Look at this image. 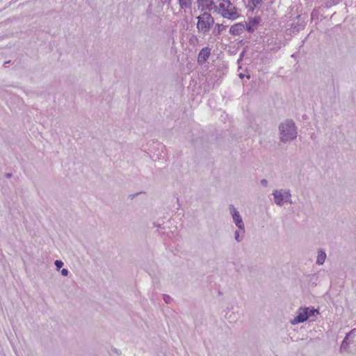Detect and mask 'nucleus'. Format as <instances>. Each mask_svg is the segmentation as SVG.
I'll return each mask as SVG.
<instances>
[{
	"instance_id": "obj_25",
	"label": "nucleus",
	"mask_w": 356,
	"mask_h": 356,
	"mask_svg": "<svg viewBox=\"0 0 356 356\" xmlns=\"http://www.w3.org/2000/svg\"><path fill=\"white\" fill-rule=\"evenodd\" d=\"M5 176H6V178H10L12 177V174L11 173H6Z\"/></svg>"
},
{
	"instance_id": "obj_1",
	"label": "nucleus",
	"mask_w": 356,
	"mask_h": 356,
	"mask_svg": "<svg viewBox=\"0 0 356 356\" xmlns=\"http://www.w3.org/2000/svg\"><path fill=\"white\" fill-rule=\"evenodd\" d=\"M280 140L284 143L290 142L297 137V127L292 120H286L279 125Z\"/></svg>"
},
{
	"instance_id": "obj_2",
	"label": "nucleus",
	"mask_w": 356,
	"mask_h": 356,
	"mask_svg": "<svg viewBox=\"0 0 356 356\" xmlns=\"http://www.w3.org/2000/svg\"><path fill=\"white\" fill-rule=\"evenodd\" d=\"M222 2L219 5V13L227 19H235L238 17L235 1L232 0H221Z\"/></svg>"
},
{
	"instance_id": "obj_11",
	"label": "nucleus",
	"mask_w": 356,
	"mask_h": 356,
	"mask_svg": "<svg viewBox=\"0 0 356 356\" xmlns=\"http://www.w3.org/2000/svg\"><path fill=\"white\" fill-rule=\"evenodd\" d=\"M245 237V227L241 229H238V230H236L234 232V239L238 242H241Z\"/></svg>"
},
{
	"instance_id": "obj_8",
	"label": "nucleus",
	"mask_w": 356,
	"mask_h": 356,
	"mask_svg": "<svg viewBox=\"0 0 356 356\" xmlns=\"http://www.w3.org/2000/svg\"><path fill=\"white\" fill-rule=\"evenodd\" d=\"M211 55V49L208 47H204L200 51L197 58V62L199 64H204Z\"/></svg>"
},
{
	"instance_id": "obj_20",
	"label": "nucleus",
	"mask_w": 356,
	"mask_h": 356,
	"mask_svg": "<svg viewBox=\"0 0 356 356\" xmlns=\"http://www.w3.org/2000/svg\"><path fill=\"white\" fill-rule=\"evenodd\" d=\"M260 182H261V184L263 186H264V187H267V186H268V180H267V179H262L261 180V181H260Z\"/></svg>"
},
{
	"instance_id": "obj_7",
	"label": "nucleus",
	"mask_w": 356,
	"mask_h": 356,
	"mask_svg": "<svg viewBox=\"0 0 356 356\" xmlns=\"http://www.w3.org/2000/svg\"><path fill=\"white\" fill-rule=\"evenodd\" d=\"M197 3L198 9H200L202 11L204 12H207V10H211L213 6H214V2L213 0H197Z\"/></svg>"
},
{
	"instance_id": "obj_4",
	"label": "nucleus",
	"mask_w": 356,
	"mask_h": 356,
	"mask_svg": "<svg viewBox=\"0 0 356 356\" xmlns=\"http://www.w3.org/2000/svg\"><path fill=\"white\" fill-rule=\"evenodd\" d=\"M275 203L279 206H283L284 202L292 203L291 200V194L289 190L280 189L275 190L273 193Z\"/></svg>"
},
{
	"instance_id": "obj_12",
	"label": "nucleus",
	"mask_w": 356,
	"mask_h": 356,
	"mask_svg": "<svg viewBox=\"0 0 356 356\" xmlns=\"http://www.w3.org/2000/svg\"><path fill=\"white\" fill-rule=\"evenodd\" d=\"M351 334H356V329H353L349 333H348L346 334V337L344 338V339L343 340V341L341 344V347H340L341 351L342 350H346L348 348V343L347 342V340Z\"/></svg>"
},
{
	"instance_id": "obj_22",
	"label": "nucleus",
	"mask_w": 356,
	"mask_h": 356,
	"mask_svg": "<svg viewBox=\"0 0 356 356\" xmlns=\"http://www.w3.org/2000/svg\"><path fill=\"white\" fill-rule=\"evenodd\" d=\"M68 273H69V272H68V270H67V269H66V268H63V269H62V270H61V274H62V275H63V276H67Z\"/></svg>"
},
{
	"instance_id": "obj_14",
	"label": "nucleus",
	"mask_w": 356,
	"mask_h": 356,
	"mask_svg": "<svg viewBox=\"0 0 356 356\" xmlns=\"http://www.w3.org/2000/svg\"><path fill=\"white\" fill-rule=\"evenodd\" d=\"M181 9L190 8L192 6L193 0H178Z\"/></svg>"
},
{
	"instance_id": "obj_15",
	"label": "nucleus",
	"mask_w": 356,
	"mask_h": 356,
	"mask_svg": "<svg viewBox=\"0 0 356 356\" xmlns=\"http://www.w3.org/2000/svg\"><path fill=\"white\" fill-rule=\"evenodd\" d=\"M225 29V26L222 24H217L213 31V33L216 35H218Z\"/></svg>"
},
{
	"instance_id": "obj_27",
	"label": "nucleus",
	"mask_w": 356,
	"mask_h": 356,
	"mask_svg": "<svg viewBox=\"0 0 356 356\" xmlns=\"http://www.w3.org/2000/svg\"><path fill=\"white\" fill-rule=\"evenodd\" d=\"M247 78H248V79H250V75H247Z\"/></svg>"
},
{
	"instance_id": "obj_23",
	"label": "nucleus",
	"mask_w": 356,
	"mask_h": 356,
	"mask_svg": "<svg viewBox=\"0 0 356 356\" xmlns=\"http://www.w3.org/2000/svg\"><path fill=\"white\" fill-rule=\"evenodd\" d=\"M172 0H161L162 4H167L168 6H170Z\"/></svg>"
},
{
	"instance_id": "obj_13",
	"label": "nucleus",
	"mask_w": 356,
	"mask_h": 356,
	"mask_svg": "<svg viewBox=\"0 0 356 356\" xmlns=\"http://www.w3.org/2000/svg\"><path fill=\"white\" fill-rule=\"evenodd\" d=\"M326 259V253L322 249L318 250V256L316 259V264L318 265H323Z\"/></svg>"
},
{
	"instance_id": "obj_16",
	"label": "nucleus",
	"mask_w": 356,
	"mask_h": 356,
	"mask_svg": "<svg viewBox=\"0 0 356 356\" xmlns=\"http://www.w3.org/2000/svg\"><path fill=\"white\" fill-rule=\"evenodd\" d=\"M305 309H307V314H308V318L310 317V316H315L316 314H318V311L314 308H312L310 309L309 307H305Z\"/></svg>"
},
{
	"instance_id": "obj_24",
	"label": "nucleus",
	"mask_w": 356,
	"mask_h": 356,
	"mask_svg": "<svg viewBox=\"0 0 356 356\" xmlns=\"http://www.w3.org/2000/svg\"><path fill=\"white\" fill-rule=\"evenodd\" d=\"M259 23V20L256 18H254L253 20H252V25L254 26V24H257Z\"/></svg>"
},
{
	"instance_id": "obj_10",
	"label": "nucleus",
	"mask_w": 356,
	"mask_h": 356,
	"mask_svg": "<svg viewBox=\"0 0 356 356\" xmlns=\"http://www.w3.org/2000/svg\"><path fill=\"white\" fill-rule=\"evenodd\" d=\"M264 0H250L248 2L250 11L253 12L255 8H259L263 4Z\"/></svg>"
},
{
	"instance_id": "obj_6",
	"label": "nucleus",
	"mask_w": 356,
	"mask_h": 356,
	"mask_svg": "<svg viewBox=\"0 0 356 356\" xmlns=\"http://www.w3.org/2000/svg\"><path fill=\"white\" fill-rule=\"evenodd\" d=\"M307 309L300 307L297 312V316L290 321L291 324L296 325L298 323H303L308 319Z\"/></svg>"
},
{
	"instance_id": "obj_18",
	"label": "nucleus",
	"mask_w": 356,
	"mask_h": 356,
	"mask_svg": "<svg viewBox=\"0 0 356 356\" xmlns=\"http://www.w3.org/2000/svg\"><path fill=\"white\" fill-rule=\"evenodd\" d=\"M163 299L164 302L167 304H170L172 301V298L170 296L166 295V294L163 295Z\"/></svg>"
},
{
	"instance_id": "obj_5",
	"label": "nucleus",
	"mask_w": 356,
	"mask_h": 356,
	"mask_svg": "<svg viewBox=\"0 0 356 356\" xmlns=\"http://www.w3.org/2000/svg\"><path fill=\"white\" fill-rule=\"evenodd\" d=\"M229 209L234 224L238 227V229H243V228L245 227V225L241 214L232 204L229 205Z\"/></svg>"
},
{
	"instance_id": "obj_3",
	"label": "nucleus",
	"mask_w": 356,
	"mask_h": 356,
	"mask_svg": "<svg viewBox=\"0 0 356 356\" xmlns=\"http://www.w3.org/2000/svg\"><path fill=\"white\" fill-rule=\"evenodd\" d=\"M197 19V29L203 33L209 32L214 24V19L208 12H204V13L199 15Z\"/></svg>"
},
{
	"instance_id": "obj_21",
	"label": "nucleus",
	"mask_w": 356,
	"mask_h": 356,
	"mask_svg": "<svg viewBox=\"0 0 356 356\" xmlns=\"http://www.w3.org/2000/svg\"><path fill=\"white\" fill-rule=\"evenodd\" d=\"M246 29L249 32H252L254 31L253 25L250 24L249 25L246 24Z\"/></svg>"
},
{
	"instance_id": "obj_9",
	"label": "nucleus",
	"mask_w": 356,
	"mask_h": 356,
	"mask_svg": "<svg viewBox=\"0 0 356 356\" xmlns=\"http://www.w3.org/2000/svg\"><path fill=\"white\" fill-rule=\"evenodd\" d=\"M245 28V25L243 23H237L231 26L229 29L230 34L233 35H241Z\"/></svg>"
},
{
	"instance_id": "obj_19",
	"label": "nucleus",
	"mask_w": 356,
	"mask_h": 356,
	"mask_svg": "<svg viewBox=\"0 0 356 356\" xmlns=\"http://www.w3.org/2000/svg\"><path fill=\"white\" fill-rule=\"evenodd\" d=\"M190 43L191 44L195 45L196 43L198 42V38L195 35H192L189 40Z\"/></svg>"
},
{
	"instance_id": "obj_26",
	"label": "nucleus",
	"mask_w": 356,
	"mask_h": 356,
	"mask_svg": "<svg viewBox=\"0 0 356 356\" xmlns=\"http://www.w3.org/2000/svg\"><path fill=\"white\" fill-rule=\"evenodd\" d=\"M238 76L241 79H243L244 77V74L241 73Z\"/></svg>"
},
{
	"instance_id": "obj_17",
	"label": "nucleus",
	"mask_w": 356,
	"mask_h": 356,
	"mask_svg": "<svg viewBox=\"0 0 356 356\" xmlns=\"http://www.w3.org/2000/svg\"><path fill=\"white\" fill-rule=\"evenodd\" d=\"M54 264H55L57 270H59L60 268H61L63 267V262L60 260H56L54 262Z\"/></svg>"
}]
</instances>
